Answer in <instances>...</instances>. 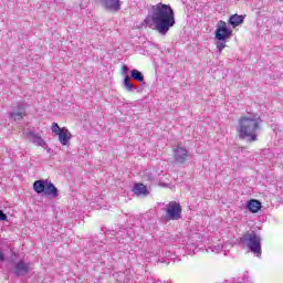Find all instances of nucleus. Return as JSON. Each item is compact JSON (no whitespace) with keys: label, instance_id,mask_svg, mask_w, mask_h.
<instances>
[{"label":"nucleus","instance_id":"nucleus-17","mask_svg":"<svg viewBox=\"0 0 283 283\" xmlns=\"http://www.w3.org/2000/svg\"><path fill=\"white\" fill-rule=\"evenodd\" d=\"M130 76L134 78V81H137L138 83H144L145 75H143V72L134 69L130 71Z\"/></svg>","mask_w":283,"mask_h":283},{"label":"nucleus","instance_id":"nucleus-13","mask_svg":"<svg viewBox=\"0 0 283 283\" xmlns=\"http://www.w3.org/2000/svg\"><path fill=\"white\" fill-rule=\"evenodd\" d=\"M247 209L251 213H258L262 209V202L258 199H251L247 202Z\"/></svg>","mask_w":283,"mask_h":283},{"label":"nucleus","instance_id":"nucleus-24","mask_svg":"<svg viewBox=\"0 0 283 283\" xmlns=\"http://www.w3.org/2000/svg\"><path fill=\"white\" fill-rule=\"evenodd\" d=\"M118 232L112 230V231H107V235H116Z\"/></svg>","mask_w":283,"mask_h":283},{"label":"nucleus","instance_id":"nucleus-19","mask_svg":"<svg viewBox=\"0 0 283 283\" xmlns=\"http://www.w3.org/2000/svg\"><path fill=\"white\" fill-rule=\"evenodd\" d=\"M182 216L180 213H167L164 217L165 222H169L170 220H180Z\"/></svg>","mask_w":283,"mask_h":283},{"label":"nucleus","instance_id":"nucleus-20","mask_svg":"<svg viewBox=\"0 0 283 283\" xmlns=\"http://www.w3.org/2000/svg\"><path fill=\"white\" fill-rule=\"evenodd\" d=\"M216 46H217L219 54H222V50H224V48H227V40H218L216 43Z\"/></svg>","mask_w":283,"mask_h":283},{"label":"nucleus","instance_id":"nucleus-11","mask_svg":"<svg viewBox=\"0 0 283 283\" xmlns=\"http://www.w3.org/2000/svg\"><path fill=\"white\" fill-rule=\"evenodd\" d=\"M13 273L14 275L22 276L28 275L30 273V264L20 261L13 266Z\"/></svg>","mask_w":283,"mask_h":283},{"label":"nucleus","instance_id":"nucleus-26","mask_svg":"<svg viewBox=\"0 0 283 283\" xmlns=\"http://www.w3.org/2000/svg\"><path fill=\"white\" fill-rule=\"evenodd\" d=\"M0 213H3V210H0Z\"/></svg>","mask_w":283,"mask_h":283},{"label":"nucleus","instance_id":"nucleus-6","mask_svg":"<svg viewBox=\"0 0 283 283\" xmlns=\"http://www.w3.org/2000/svg\"><path fill=\"white\" fill-rule=\"evenodd\" d=\"M174 159H175V163H178V165H185L187 160H191V153H189L187 148L178 145L174 149Z\"/></svg>","mask_w":283,"mask_h":283},{"label":"nucleus","instance_id":"nucleus-16","mask_svg":"<svg viewBox=\"0 0 283 283\" xmlns=\"http://www.w3.org/2000/svg\"><path fill=\"white\" fill-rule=\"evenodd\" d=\"M229 23H230V25H233L234 28H238V25H241V23H244V17L233 14V15L230 17Z\"/></svg>","mask_w":283,"mask_h":283},{"label":"nucleus","instance_id":"nucleus-18","mask_svg":"<svg viewBox=\"0 0 283 283\" xmlns=\"http://www.w3.org/2000/svg\"><path fill=\"white\" fill-rule=\"evenodd\" d=\"M124 87L126 92H134V84L132 83L129 75H126L124 78Z\"/></svg>","mask_w":283,"mask_h":283},{"label":"nucleus","instance_id":"nucleus-4","mask_svg":"<svg viewBox=\"0 0 283 283\" xmlns=\"http://www.w3.org/2000/svg\"><path fill=\"white\" fill-rule=\"evenodd\" d=\"M51 132L55 134V136H59L61 145H70V140H72V133H70V129L65 127L61 128L59 127V124L56 122H53L51 126Z\"/></svg>","mask_w":283,"mask_h":283},{"label":"nucleus","instance_id":"nucleus-14","mask_svg":"<svg viewBox=\"0 0 283 283\" xmlns=\"http://www.w3.org/2000/svg\"><path fill=\"white\" fill-rule=\"evenodd\" d=\"M46 185H48V179L35 180L33 182V191H35V193H45Z\"/></svg>","mask_w":283,"mask_h":283},{"label":"nucleus","instance_id":"nucleus-5","mask_svg":"<svg viewBox=\"0 0 283 283\" xmlns=\"http://www.w3.org/2000/svg\"><path fill=\"white\" fill-rule=\"evenodd\" d=\"M232 34L233 30L227 27V22L222 20L218 22L217 30L214 32L217 41H227V39H231Z\"/></svg>","mask_w":283,"mask_h":283},{"label":"nucleus","instance_id":"nucleus-21","mask_svg":"<svg viewBox=\"0 0 283 283\" xmlns=\"http://www.w3.org/2000/svg\"><path fill=\"white\" fill-rule=\"evenodd\" d=\"M209 249H210V251H211L212 253H220V251H222L223 247L220 245V244H217V245H211V247H209Z\"/></svg>","mask_w":283,"mask_h":283},{"label":"nucleus","instance_id":"nucleus-10","mask_svg":"<svg viewBox=\"0 0 283 283\" xmlns=\"http://www.w3.org/2000/svg\"><path fill=\"white\" fill-rule=\"evenodd\" d=\"M105 10L118 12L120 10V0H99Z\"/></svg>","mask_w":283,"mask_h":283},{"label":"nucleus","instance_id":"nucleus-23","mask_svg":"<svg viewBox=\"0 0 283 283\" xmlns=\"http://www.w3.org/2000/svg\"><path fill=\"white\" fill-rule=\"evenodd\" d=\"M123 72H124V74H127V72H129V67H127V65H124L123 66Z\"/></svg>","mask_w":283,"mask_h":283},{"label":"nucleus","instance_id":"nucleus-3","mask_svg":"<svg viewBox=\"0 0 283 283\" xmlns=\"http://www.w3.org/2000/svg\"><path fill=\"white\" fill-rule=\"evenodd\" d=\"M239 244L249 249L252 253L258 255V258L262 255V237L253 231L244 233L239 239Z\"/></svg>","mask_w":283,"mask_h":283},{"label":"nucleus","instance_id":"nucleus-2","mask_svg":"<svg viewBox=\"0 0 283 283\" xmlns=\"http://www.w3.org/2000/svg\"><path fill=\"white\" fill-rule=\"evenodd\" d=\"M260 123H262L260 117H241L238 126L239 138L248 140L249 143H255V140H258Z\"/></svg>","mask_w":283,"mask_h":283},{"label":"nucleus","instance_id":"nucleus-1","mask_svg":"<svg viewBox=\"0 0 283 283\" xmlns=\"http://www.w3.org/2000/svg\"><path fill=\"white\" fill-rule=\"evenodd\" d=\"M145 23L150 30H155L158 34L165 36L170 28L176 25V13L171 6L159 2L153 6L151 13L146 17Z\"/></svg>","mask_w":283,"mask_h":283},{"label":"nucleus","instance_id":"nucleus-9","mask_svg":"<svg viewBox=\"0 0 283 283\" xmlns=\"http://www.w3.org/2000/svg\"><path fill=\"white\" fill-rule=\"evenodd\" d=\"M27 137L33 145H38V147H43V149L48 148V143H45L43 137H41L39 134L29 132L27 133Z\"/></svg>","mask_w":283,"mask_h":283},{"label":"nucleus","instance_id":"nucleus-12","mask_svg":"<svg viewBox=\"0 0 283 283\" xmlns=\"http://www.w3.org/2000/svg\"><path fill=\"white\" fill-rule=\"evenodd\" d=\"M44 196H48L49 198H59V188H56L50 180L46 181Z\"/></svg>","mask_w":283,"mask_h":283},{"label":"nucleus","instance_id":"nucleus-8","mask_svg":"<svg viewBox=\"0 0 283 283\" xmlns=\"http://www.w3.org/2000/svg\"><path fill=\"white\" fill-rule=\"evenodd\" d=\"M157 209L166 213H182V207L176 201H170L168 205L163 202L157 203Z\"/></svg>","mask_w":283,"mask_h":283},{"label":"nucleus","instance_id":"nucleus-7","mask_svg":"<svg viewBox=\"0 0 283 283\" xmlns=\"http://www.w3.org/2000/svg\"><path fill=\"white\" fill-rule=\"evenodd\" d=\"M9 116L11 120H14L15 123H20V120H23V118L28 116V113L25 111V103L19 102L17 108H14L13 112L9 114Z\"/></svg>","mask_w":283,"mask_h":283},{"label":"nucleus","instance_id":"nucleus-22","mask_svg":"<svg viewBox=\"0 0 283 283\" xmlns=\"http://www.w3.org/2000/svg\"><path fill=\"white\" fill-rule=\"evenodd\" d=\"M8 220V214L6 213H0V221Z\"/></svg>","mask_w":283,"mask_h":283},{"label":"nucleus","instance_id":"nucleus-15","mask_svg":"<svg viewBox=\"0 0 283 283\" xmlns=\"http://www.w3.org/2000/svg\"><path fill=\"white\" fill-rule=\"evenodd\" d=\"M133 191L136 196H147L149 193V191H147V187L143 184H135Z\"/></svg>","mask_w":283,"mask_h":283},{"label":"nucleus","instance_id":"nucleus-25","mask_svg":"<svg viewBox=\"0 0 283 283\" xmlns=\"http://www.w3.org/2000/svg\"><path fill=\"white\" fill-rule=\"evenodd\" d=\"M46 154H52V148H46Z\"/></svg>","mask_w":283,"mask_h":283}]
</instances>
